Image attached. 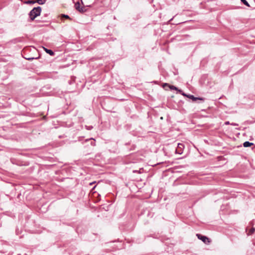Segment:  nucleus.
I'll return each instance as SVG.
<instances>
[{
    "instance_id": "f257e3e1",
    "label": "nucleus",
    "mask_w": 255,
    "mask_h": 255,
    "mask_svg": "<svg viewBox=\"0 0 255 255\" xmlns=\"http://www.w3.org/2000/svg\"><path fill=\"white\" fill-rule=\"evenodd\" d=\"M41 7L39 6L34 7L28 13L29 17V21H33L35 18L39 16L41 12Z\"/></svg>"
},
{
    "instance_id": "f03ea898",
    "label": "nucleus",
    "mask_w": 255,
    "mask_h": 255,
    "mask_svg": "<svg viewBox=\"0 0 255 255\" xmlns=\"http://www.w3.org/2000/svg\"><path fill=\"white\" fill-rule=\"evenodd\" d=\"M197 236L199 239L202 240L205 244L210 243L209 239L206 236H202L200 234H197Z\"/></svg>"
},
{
    "instance_id": "7ed1b4c3",
    "label": "nucleus",
    "mask_w": 255,
    "mask_h": 255,
    "mask_svg": "<svg viewBox=\"0 0 255 255\" xmlns=\"http://www.w3.org/2000/svg\"><path fill=\"white\" fill-rule=\"evenodd\" d=\"M183 95L184 96H185L188 97L189 98L192 99L193 101H196L197 100H201L202 101H204V99L203 98H197V97H195L193 95H186L185 94H183Z\"/></svg>"
},
{
    "instance_id": "20e7f679",
    "label": "nucleus",
    "mask_w": 255,
    "mask_h": 255,
    "mask_svg": "<svg viewBox=\"0 0 255 255\" xmlns=\"http://www.w3.org/2000/svg\"><path fill=\"white\" fill-rule=\"evenodd\" d=\"M184 147V146L182 143H178L177 148L176 150V152L180 154H181Z\"/></svg>"
},
{
    "instance_id": "39448f33",
    "label": "nucleus",
    "mask_w": 255,
    "mask_h": 255,
    "mask_svg": "<svg viewBox=\"0 0 255 255\" xmlns=\"http://www.w3.org/2000/svg\"><path fill=\"white\" fill-rule=\"evenodd\" d=\"M44 49L45 51L47 53L49 54L50 56H53L54 55V52L51 49H49L46 48L44 47Z\"/></svg>"
},
{
    "instance_id": "423d86ee",
    "label": "nucleus",
    "mask_w": 255,
    "mask_h": 255,
    "mask_svg": "<svg viewBox=\"0 0 255 255\" xmlns=\"http://www.w3.org/2000/svg\"><path fill=\"white\" fill-rule=\"evenodd\" d=\"M254 144L252 142H250L249 141H245L244 143H243V145L244 147H250L251 146V145H253Z\"/></svg>"
},
{
    "instance_id": "0eeeda50",
    "label": "nucleus",
    "mask_w": 255,
    "mask_h": 255,
    "mask_svg": "<svg viewBox=\"0 0 255 255\" xmlns=\"http://www.w3.org/2000/svg\"><path fill=\"white\" fill-rule=\"evenodd\" d=\"M24 3L27 4H33L36 3L35 0H28L24 2Z\"/></svg>"
},
{
    "instance_id": "6e6552de",
    "label": "nucleus",
    "mask_w": 255,
    "mask_h": 255,
    "mask_svg": "<svg viewBox=\"0 0 255 255\" xmlns=\"http://www.w3.org/2000/svg\"><path fill=\"white\" fill-rule=\"evenodd\" d=\"M75 9L78 10L79 11V10H80V9L81 8V6H80V3L79 1H77L75 4Z\"/></svg>"
},
{
    "instance_id": "1a4fd4ad",
    "label": "nucleus",
    "mask_w": 255,
    "mask_h": 255,
    "mask_svg": "<svg viewBox=\"0 0 255 255\" xmlns=\"http://www.w3.org/2000/svg\"><path fill=\"white\" fill-rule=\"evenodd\" d=\"M46 0H35L36 3H38L39 4H43L45 3Z\"/></svg>"
},
{
    "instance_id": "9d476101",
    "label": "nucleus",
    "mask_w": 255,
    "mask_h": 255,
    "mask_svg": "<svg viewBox=\"0 0 255 255\" xmlns=\"http://www.w3.org/2000/svg\"><path fill=\"white\" fill-rule=\"evenodd\" d=\"M87 8H86V7L84 6H82V7H81V8L80 9V10H79V11L81 13H83L85 11H87Z\"/></svg>"
},
{
    "instance_id": "9b49d317",
    "label": "nucleus",
    "mask_w": 255,
    "mask_h": 255,
    "mask_svg": "<svg viewBox=\"0 0 255 255\" xmlns=\"http://www.w3.org/2000/svg\"><path fill=\"white\" fill-rule=\"evenodd\" d=\"M241 1L245 5L247 6L248 7H250V5L249 3V2L246 0H241Z\"/></svg>"
},
{
    "instance_id": "f8f14e48",
    "label": "nucleus",
    "mask_w": 255,
    "mask_h": 255,
    "mask_svg": "<svg viewBox=\"0 0 255 255\" xmlns=\"http://www.w3.org/2000/svg\"><path fill=\"white\" fill-rule=\"evenodd\" d=\"M255 231V229L254 228H252L250 231V234H253Z\"/></svg>"
},
{
    "instance_id": "ddd939ff",
    "label": "nucleus",
    "mask_w": 255,
    "mask_h": 255,
    "mask_svg": "<svg viewBox=\"0 0 255 255\" xmlns=\"http://www.w3.org/2000/svg\"><path fill=\"white\" fill-rule=\"evenodd\" d=\"M63 17H65L67 19H70V17L68 15L63 14Z\"/></svg>"
},
{
    "instance_id": "4468645a",
    "label": "nucleus",
    "mask_w": 255,
    "mask_h": 255,
    "mask_svg": "<svg viewBox=\"0 0 255 255\" xmlns=\"http://www.w3.org/2000/svg\"><path fill=\"white\" fill-rule=\"evenodd\" d=\"M170 88L171 89H175V90H177V88L176 87L174 86H170Z\"/></svg>"
},
{
    "instance_id": "2eb2a0df",
    "label": "nucleus",
    "mask_w": 255,
    "mask_h": 255,
    "mask_svg": "<svg viewBox=\"0 0 255 255\" xmlns=\"http://www.w3.org/2000/svg\"><path fill=\"white\" fill-rule=\"evenodd\" d=\"M231 125H232V126H238V124H236V123H231Z\"/></svg>"
},
{
    "instance_id": "dca6fc26",
    "label": "nucleus",
    "mask_w": 255,
    "mask_h": 255,
    "mask_svg": "<svg viewBox=\"0 0 255 255\" xmlns=\"http://www.w3.org/2000/svg\"><path fill=\"white\" fill-rule=\"evenodd\" d=\"M26 59L28 60H31L34 59V58L33 57H30V58H26Z\"/></svg>"
},
{
    "instance_id": "f3484780",
    "label": "nucleus",
    "mask_w": 255,
    "mask_h": 255,
    "mask_svg": "<svg viewBox=\"0 0 255 255\" xmlns=\"http://www.w3.org/2000/svg\"><path fill=\"white\" fill-rule=\"evenodd\" d=\"M225 124L226 125H229V124H231L229 122L227 121V122H226L225 123Z\"/></svg>"
},
{
    "instance_id": "a211bd4d",
    "label": "nucleus",
    "mask_w": 255,
    "mask_h": 255,
    "mask_svg": "<svg viewBox=\"0 0 255 255\" xmlns=\"http://www.w3.org/2000/svg\"><path fill=\"white\" fill-rule=\"evenodd\" d=\"M42 20L41 21H43V22L47 21L45 18H43V17H42Z\"/></svg>"
},
{
    "instance_id": "6ab92c4d",
    "label": "nucleus",
    "mask_w": 255,
    "mask_h": 255,
    "mask_svg": "<svg viewBox=\"0 0 255 255\" xmlns=\"http://www.w3.org/2000/svg\"><path fill=\"white\" fill-rule=\"evenodd\" d=\"M44 16L46 17L47 16V14H45Z\"/></svg>"
}]
</instances>
